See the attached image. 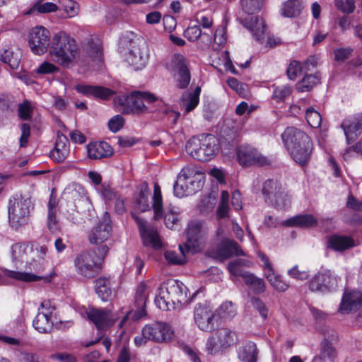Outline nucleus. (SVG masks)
Listing matches in <instances>:
<instances>
[{"mask_svg": "<svg viewBox=\"0 0 362 362\" xmlns=\"http://www.w3.org/2000/svg\"><path fill=\"white\" fill-rule=\"evenodd\" d=\"M118 105L122 114L140 116L161 110L164 102L151 92L134 90L129 95H120Z\"/></svg>", "mask_w": 362, "mask_h": 362, "instance_id": "f257e3e1", "label": "nucleus"}, {"mask_svg": "<svg viewBox=\"0 0 362 362\" xmlns=\"http://www.w3.org/2000/svg\"><path fill=\"white\" fill-rule=\"evenodd\" d=\"M281 139L291 158L300 166H306L313 150L311 138L301 129L288 127L281 134Z\"/></svg>", "mask_w": 362, "mask_h": 362, "instance_id": "f03ea898", "label": "nucleus"}, {"mask_svg": "<svg viewBox=\"0 0 362 362\" xmlns=\"http://www.w3.org/2000/svg\"><path fill=\"white\" fill-rule=\"evenodd\" d=\"M189 290L181 281L168 279L158 288L155 304L162 310L175 308L177 304H187L191 301Z\"/></svg>", "mask_w": 362, "mask_h": 362, "instance_id": "7ed1b4c3", "label": "nucleus"}, {"mask_svg": "<svg viewBox=\"0 0 362 362\" xmlns=\"http://www.w3.org/2000/svg\"><path fill=\"white\" fill-rule=\"evenodd\" d=\"M108 250V247L104 245L78 254L74 261L76 273L87 279L97 276L102 272L103 259Z\"/></svg>", "mask_w": 362, "mask_h": 362, "instance_id": "20e7f679", "label": "nucleus"}, {"mask_svg": "<svg viewBox=\"0 0 362 362\" xmlns=\"http://www.w3.org/2000/svg\"><path fill=\"white\" fill-rule=\"evenodd\" d=\"M49 52L53 60L64 67L75 62L79 54L76 40L63 31L54 35Z\"/></svg>", "mask_w": 362, "mask_h": 362, "instance_id": "39448f33", "label": "nucleus"}, {"mask_svg": "<svg viewBox=\"0 0 362 362\" xmlns=\"http://www.w3.org/2000/svg\"><path fill=\"white\" fill-rule=\"evenodd\" d=\"M33 208L34 205L30 199L24 197L21 194L12 195L8 199L7 205L10 227L15 230H18L28 224Z\"/></svg>", "mask_w": 362, "mask_h": 362, "instance_id": "423d86ee", "label": "nucleus"}, {"mask_svg": "<svg viewBox=\"0 0 362 362\" xmlns=\"http://www.w3.org/2000/svg\"><path fill=\"white\" fill-rule=\"evenodd\" d=\"M218 148V141L211 134L193 136L187 141L185 146L186 151L190 156L202 162H207L214 158Z\"/></svg>", "mask_w": 362, "mask_h": 362, "instance_id": "0eeeda50", "label": "nucleus"}, {"mask_svg": "<svg viewBox=\"0 0 362 362\" xmlns=\"http://www.w3.org/2000/svg\"><path fill=\"white\" fill-rule=\"evenodd\" d=\"M173 335L174 331L168 323L155 321L142 327L141 334L134 337V343L136 347L146 346L148 341L165 343L170 341Z\"/></svg>", "mask_w": 362, "mask_h": 362, "instance_id": "6e6552de", "label": "nucleus"}, {"mask_svg": "<svg viewBox=\"0 0 362 362\" xmlns=\"http://www.w3.org/2000/svg\"><path fill=\"white\" fill-rule=\"evenodd\" d=\"M186 242L179 245V249L183 255L185 252L194 254L199 252L204 243L208 234L206 223L202 220L189 221L185 229Z\"/></svg>", "mask_w": 362, "mask_h": 362, "instance_id": "1a4fd4ad", "label": "nucleus"}, {"mask_svg": "<svg viewBox=\"0 0 362 362\" xmlns=\"http://www.w3.org/2000/svg\"><path fill=\"white\" fill-rule=\"evenodd\" d=\"M340 277L329 269L318 272L308 283V288L311 292L328 293L338 289Z\"/></svg>", "mask_w": 362, "mask_h": 362, "instance_id": "9d476101", "label": "nucleus"}, {"mask_svg": "<svg viewBox=\"0 0 362 362\" xmlns=\"http://www.w3.org/2000/svg\"><path fill=\"white\" fill-rule=\"evenodd\" d=\"M244 260L241 259L230 262L228 270L235 276H241L246 285L249 286L256 294L262 293L265 291V284L263 279L255 276L253 274L243 271Z\"/></svg>", "mask_w": 362, "mask_h": 362, "instance_id": "9b49d317", "label": "nucleus"}, {"mask_svg": "<svg viewBox=\"0 0 362 362\" xmlns=\"http://www.w3.org/2000/svg\"><path fill=\"white\" fill-rule=\"evenodd\" d=\"M262 192L265 202L274 206L276 208L284 206L288 199V193L286 192L280 182L272 179L266 180L262 186Z\"/></svg>", "mask_w": 362, "mask_h": 362, "instance_id": "f8f14e48", "label": "nucleus"}, {"mask_svg": "<svg viewBox=\"0 0 362 362\" xmlns=\"http://www.w3.org/2000/svg\"><path fill=\"white\" fill-rule=\"evenodd\" d=\"M28 44L35 54L45 53L51 44L49 31L42 25L33 28L29 33Z\"/></svg>", "mask_w": 362, "mask_h": 362, "instance_id": "ddd939ff", "label": "nucleus"}, {"mask_svg": "<svg viewBox=\"0 0 362 362\" xmlns=\"http://www.w3.org/2000/svg\"><path fill=\"white\" fill-rule=\"evenodd\" d=\"M131 48L125 57L126 62L134 71L143 69L148 61V47L145 42L142 44L131 43Z\"/></svg>", "mask_w": 362, "mask_h": 362, "instance_id": "4468645a", "label": "nucleus"}, {"mask_svg": "<svg viewBox=\"0 0 362 362\" xmlns=\"http://www.w3.org/2000/svg\"><path fill=\"white\" fill-rule=\"evenodd\" d=\"M132 218L136 223L139 230L144 246H151L154 249H160L162 247V243L158 235V231L147 226L145 220L141 219L134 213H131Z\"/></svg>", "mask_w": 362, "mask_h": 362, "instance_id": "2eb2a0df", "label": "nucleus"}, {"mask_svg": "<svg viewBox=\"0 0 362 362\" xmlns=\"http://www.w3.org/2000/svg\"><path fill=\"white\" fill-rule=\"evenodd\" d=\"M215 313H213L209 305L205 303H197L194 310V318L198 327L204 332H211L214 329Z\"/></svg>", "mask_w": 362, "mask_h": 362, "instance_id": "dca6fc26", "label": "nucleus"}, {"mask_svg": "<svg viewBox=\"0 0 362 362\" xmlns=\"http://www.w3.org/2000/svg\"><path fill=\"white\" fill-rule=\"evenodd\" d=\"M341 127L350 144L362 134V112L348 115L342 122Z\"/></svg>", "mask_w": 362, "mask_h": 362, "instance_id": "f3484780", "label": "nucleus"}, {"mask_svg": "<svg viewBox=\"0 0 362 362\" xmlns=\"http://www.w3.org/2000/svg\"><path fill=\"white\" fill-rule=\"evenodd\" d=\"M148 299L147 286L144 282H141L138 284L135 296H134V306L136 310L133 312L131 311L128 315L123 317L121 322H124L127 317L131 316L134 321H136L147 315L146 310V304Z\"/></svg>", "mask_w": 362, "mask_h": 362, "instance_id": "a211bd4d", "label": "nucleus"}, {"mask_svg": "<svg viewBox=\"0 0 362 362\" xmlns=\"http://www.w3.org/2000/svg\"><path fill=\"white\" fill-rule=\"evenodd\" d=\"M172 62L177 72V87L180 89L187 88L191 81V74L187 59L182 54L177 53L174 54Z\"/></svg>", "mask_w": 362, "mask_h": 362, "instance_id": "6ab92c4d", "label": "nucleus"}, {"mask_svg": "<svg viewBox=\"0 0 362 362\" xmlns=\"http://www.w3.org/2000/svg\"><path fill=\"white\" fill-rule=\"evenodd\" d=\"M112 230V221L107 211L103 214L102 220L90 230L89 241L91 244L98 245L105 242Z\"/></svg>", "mask_w": 362, "mask_h": 362, "instance_id": "aec40b11", "label": "nucleus"}, {"mask_svg": "<svg viewBox=\"0 0 362 362\" xmlns=\"http://www.w3.org/2000/svg\"><path fill=\"white\" fill-rule=\"evenodd\" d=\"M361 305L362 293L356 290H346L343 294L338 311L341 313L356 312Z\"/></svg>", "mask_w": 362, "mask_h": 362, "instance_id": "412c9836", "label": "nucleus"}, {"mask_svg": "<svg viewBox=\"0 0 362 362\" xmlns=\"http://www.w3.org/2000/svg\"><path fill=\"white\" fill-rule=\"evenodd\" d=\"M237 158L241 165H263L266 158L262 157L257 149L250 146H240L237 150Z\"/></svg>", "mask_w": 362, "mask_h": 362, "instance_id": "4be33fe9", "label": "nucleus"}, {"mask_svg": "<svg viewBox=\"0 0 362 362\" xmlns=\"http://www.w3.org/2000/svg\"><path fill=\"white\" fill-rule=\"evenodd\" d=\"M244 252L234 240L223 238L218 245L215 255L220 260H224L232 257L233 255L243 256Z\"/></svg>", "mask_w": 362, "mask_h": 362, "instance_id": "5701e85b", "label": "nucleus"}, {"mask_svg": "<svg viewBox=\"0 0 362 362\" xmlns=\"http://www.w3.org/2000/svg\"><path fill=\"white\" fill-rule=\"evenodd\" d=\"M70 153V144L68 138L63 133L58 131L54 144V148L50 151V158L55 163H62Z\"/></svg>", "mask_w": 362, "mask_h": 362, "instance_id": "b1692460", "label": "nucleus"}, {"mask_svg": "<svg viewBox=\"0 0 362 362\" xmlns=\"http://www.w3.org/2000/svg\"><path fill=\"white\" fill-rule=\"evenodd\" d=\"M220 134L223 146H227L228 150L236 148L240 141V130L235 124H224Z\"/></svg>", "mask_w": 362, "mask_h": 362, "instance_id": "393cba45", "label": "nucleus"}, {"mask_svg": "<svg viewBox=\"0 0 362 362\" xmlns=\"http://www.w3.org/2000/svg\"><path fill=\"white\" fill-rule=\"evenodd\" d=\"M28 245L24 243H17L11 246L12 262L17 269H29Z\"/></svg>", "mask_w": 362, "mask_h": 362, "instance_id": "a878e982", "label": "nucleus"}, {"mask_svg": "<svg viewBox=\"0 0 362 362\" xmlns=\"http://www.w3.org/2000/svg\"><path fill=\"white\" fill-rule=\"evenodd\" d=\"M75 90L86 97H93L101 100H108L111 98L115 92L110 88L100 86L86 84H77Z\"/></svg>", "mask_w": 362, "mask_h": 362, "instance_id": "bb28decb", "label": "nucleus"}, {"mask_svg": "<svg viewBox=\"0 0 362 362\" xmlns=\"http://www.w3.org/2000/svg\"><path fill=\"white\" fill-rule=\"evenodd\" d=\"M88 157L92 160H100L110 158L114 154L112 146L106 141H94L87 146Z\"/></svg>", "mask_w": 362, "mask_h": 362, "instance_id": "cd10ccee", "label": "nucleus"}, {"mask_svg": "<svg viewBox=\"0 0 362 362\" xmlns=\"http://www.w3.org/2000/svg\"><path fill=\"white\" fill-rule=\"evenodd\" d=\"M139 192L134 196V211L132 213H144L151 209L148 203L150 189L146 182H143L137 187Z\"/></svg>", "mask_w": 362, "mask_h": 362, "instance_id": "c85d7f7f", "label": "nucleus"}, {"mask_svg": "<svg viewBox=\"0 0 362 362\" xmlns=\"http://www.w3.org/2000/svg\"><path fill=\"white\" fill-rule=\"evenodd\" d=\"M354 246V240L347 235L333 234L327 240V247L335 252H343Z\"/></svg>", "mask_w": 362, "mask_h": 362, "instance_id": "c756f323", "label": "nucleus"}, {"mask_svg": "<svg viewBox=\"0 0 362 362\" xmlns=\"http://www.w3.org/2000/svg\"><path fill=\"white\" fill-rule=\"evenodd\" d=\"M241 23L245 28L251 32L256 40L262 42L264 40L266 25L262 18L258 16H251L243 19Z\"/></svg>", "mask_w": 362, "mask_h": 362, "instance_id": "7c9ffc66", "label": "nucleus"}, {"mask_svg": "<svg viewBox=\"0 0 362 362\" xmlns=\"http://www.w3.org/2000/svg\"><path fill=\"white\" fill-rule=\"evenodd\" d=\"M317 220L312 214H300L289 218L283 222L286 227H299L301 228H309L317 225Z\"/></svg>", "mask_w": 362, "mask_h": 362, "instance_id": "2f4dec72", "label": "nucleus"}, {"mask_svg": "<svg viewBox=\"0 0 362 362\" xmlns=\"http://www.w3.org/2000/svg\"><path fill=\"white\" fill-rule=\"evenodd\" d=\"M109 313L107 309L90 308L86 311V315L88 320L101 330L108 325Z\"/></svg>", "mask_w": 362, "mask_h": 362, "instance_id": "473e14b6", "label": "nucleus"}, {"mask_svg": "<svg viewBox=\"0 0 362 362\" xmlns=\"http://www.w3.org/2000/svg\"><path fill=\"white\" fill-rule=\"evenodd\" d=\"M94 287L98 296L103 302L111 300L112 291L110 279L108 277L100 276L94 281Z\"/></svg>", "mask_w": 362, "mask_h": 362, "instance_id": "72a5a7b5", "label": "nucleus"}, {"mask_svg": "<svg viewBox=\"0 0 362 362\" xmlns=\"http://www.w3.org/2000/svg\"><path fill=\"white\" fill-rule=\"evenodd\" d=\"M238 357L241 362H257L258 349L255 343L249 341L240 346Z\"/></svg>", "mask_w": 362, "mask_h": 362, "instance_id": "f704fd0d", "label": "nucleus"}, {"mask_svg": "<svg viewBox=\"0 0 362 362\" xmlns=\"http://www.w3.org/2000/svg\"><path fill=\"white\" fill-rule=\"evenodd\" d=\"M303 8L300 0H287L284 1L281 8V15L285 18L298 17Z\"/></svg>", "mask_w": 362, "mask_h": 362, "instance_id": "c9c22d12", "label": "nucleus"}, {"mask_svg": "<svg viewBox=\"0 0 362 362\" xmlns=\"http://www.w3.org/2000/svg\"><path fill=\"white\" fill-rule=\"evenodd\" d=\"M152 209L153 210V219L160 221L163 217V205L161 189L158 183L154 184Z\"/></svg>", "mask_w": 362, "mask_h": 362, "instance_id": "e433bc0d", "label": "nucleus"}, {"mask_svg": "<svg viewBox=\"0 0 362 362\" xmlns=\"http://www.w3.org/2000/svg\"><path fill=\"white\" fill-rule=\"evenodd\" d=\"M54 323L51 318L42 313H37L33 321V326L35 330L42 334L50 333L53 329Z\"/></svg>", "mask_w": 362, "mask_h": 362, "instance_id": "4c0bfd02", "label": "nucleus"}, {"mask_svg": "<svg viewBox=\"0 0 362 362\" xmlns=\"http://www.w3.org/2000/svg\"><path fill=\"white\" fill-rule=\"evenodd\" d=\"M35 250L37 259L33 258L30 262L29 270L38 272L42 269L45 264V257L48 252V248L45 245H40L37 246Z\"/></svg>", "mask_w": 362, "mask_h": 362, "instance_id": "58836bf2", "label": "nucleus"}, {"mask_svg": "<svg viewBox=\"0 0 362 362\" xmlns=\"http://www.w3.org/2000/svg\"><path fill=\"white\" fill-rule=\"evenodd\" d=\"M265 277L271 286L278 292H285L290 287V284L284 280L280 275L275 274L274 270L266 272Z\"/></svg>", "mask_w": 362, "mask_h": 362, "instance_id": "ea45409f", "label": "nucleus"}, {"mask_svg": "<svg viewBox=\"0 0 362 362\" xmlns=\"http://www.w3.org/2000/svg\"><path fill=\"white\" fill-rule=\"evenodd\" d=\"M320 82L319 73L315 74H306L298 83L297 90L298 92H306L310 90L314 86Z\"/></svg>", "mask_w": 362, "mask_h": 362, "instance_id": "a19ab883", "label": "nucleus"}, {"mask_svg": "<svg viewBox=\"0 0 362 362\" xmlns=\"http://www.w3.org/2000/svg\"><path fill=\"white\" fill-rule=\"evenodd\" d=\"M215 314L222 320H230L236 315L235 306L230 301L223 302L216 310Z\"/></svg>", "mask_w": 362, "mask_h": 362, "instance_id": "79ce46f5", "label": "nucleus"}, {"mask_svg": "<svg viewBox=\"0 0 362 362\" xmlns=\"http://www.w3.org/2000/svg\"><path fill=\"white\" fill-rule=\"evenodd\" d=\"M184 175L187 185L188 194H189V195L194 194L202 189L204 184V180L202 177H200L201 174L190 176L184 173Z\"/></svg>", "mask_w": 362, "mask_h": 362, "instance_id": "37998d69", "label": "nucleus"}, {"mask_svg": "<svg viewBox=\"0 0 362 362\" xmlns=\"http://www.w3.org/2000/svg\"><path fill=\"white\" fill-rule=\"evenodd\" d=\"M223 349H225L235 343L236 334L227 328L218 329L216 331Z\"/></svg>", "mask_w": 362, "mask_h": 362, "instance_id": "c03bdc74", "label": "nucleus"}, {"mask_svg": "<svg viewBox=\"0 0 362 362\" xmlns=\"http://www.w3.org/2000/svg\"><path fill=\"white\" fill-rule=\"evenodd\" d=\"M1 60L7 64L12 69H17L21 63V53L6 49L1 55Z\"/></svg>", "mask_w": 362, "mask_h": 362, "instance_id": "a18cd8bd", "label": "nucleus"}, {"mask_svg": "<svg viewBox=\"0 0 362 362\" xmlns=\"http://www.w3.org/2000/svg\"><path fill=\"white\" fill-rule=\"evenodd\" d=\"M162 219H164L165 226L171 230H176L180 226L179 214L173 208H168L166 211L163 210Z\"/></svg>", "mask_w": 362, "mask_h": 362, "instance_id": "49530a36", "label": "nucleus"}, {"mask_svg": "<svg viewBox=\"0 0 362 362\" xmlns=\"http://www.w3.org/2000/svg\"><path fill=\"white\" fill-rule=\"evenodd\" d=\"M6 275L11 279L20 280L24 282L37 281L42 279L41 276L28 272L6 270Z\"/></svg>", "mask_w": 362, "mask_h": 362, "instance_id": "de8ad7c7", "label": "nucleus"}, {"mask_svg": "<svg viewBox=\"0 0 362 362\" xmlns=\"http://www.w3.org/2000/svg\"><path fill=\"white\" fill-rule=\"evenodd\" d=\"M201 93V88L197 86L195 89L188 94L187 98L184 99V105L185 106V112H190L196 108L199 103V95Z\"/></svg>", "mask_w": 362, "mask_h": 362, "instance_id": "09e8293b", "label": "nucleus"}, {"mask_svg": "<svg viewBox=\"0 0 362 362\" xmlns=\"http://www.w3.org/2000/svg\"><path fill=\"white\" fill-rule=\"evenodd\" d=\"M336 356V349L332 342L327 339H324L320 343V358L324 360L333 361Z\"/></svg>", "mask_w": 362, "mask_h": 362, "instance_id": "8fccbe9b", "label": "nucleus"}, {"mask_svg": "<svg viewBox=\"0 0 362 362\" xmlns=\"http://www.w3.org/2000/svg\"><path fill=\"white\" fill-rule=\"evenodd\" d=\"M264 0H240L243 10L248 13L253 14L260 11Z\"/></svg>", "mask_w": 362, "mask_h": 362, "instance_id": "3c124183", "label": "nucleus"}, {"mask_svg": "<svg viewBox=\"0 0 362 362\" xmlns=\"http://www.w3.org/2000/svg\"><path fill=\"white\" fill-rule=\"evenodd\" d=\"M174 194L177 197L182 198L189 196L188 188L185 179L184 173L178 177V179L173 185Z\"/></svg>", "mask_w": 362, "mask_h": 362, "instance_id": "603ef678", "label": "nucleus"}, {"mask_svg": "<svg viewBox=\"0 0 362 362\" xmlns=\"http://www.w3.org/2000/svg\"><path fill=\"white\" fill-rule=\"evenodd\" d=\"M305 119L308 124L313 128L320 127L322 122V117L319 112L310 107L305 111Z\"/></svg>", "mask_w": 362, "mask_h": 362, "instance_id": "864d4df0", "label": "nucleus"}, {"mask_svg": "<svg viewBox=\"0 0 362 362\" xmlns=\"http://www.w3.org/2000/svg\"><path fill=\"white\" fill-rule=\"evenodd\" d=\"M336 8L345 15H349L354 12L356 8L355 0H335Z\"/></svg>", "mask_w": 362, "mask_h": 362, "instance_id": "5fc2aeb1", "label": "nucleus"}, {"mask_svg": "<svg viewBox=\"0 0 362 362\" xmlns=\"http://www.w3.org/2000/svg\"><path fill=\"white\" fill-rule=\"evenodd\" d=\"M206 349L209 354H216L220 351L223 350L218 335L215 332L211 337L207 339L206 344Z\"/></svg>", "mask_w": 362, "mask_h": 362, "instance_id": "6e6d98bb", "label": "nucleus"}, {"mask_svg": "<svg viewBox=\"0 0 362 362\" xmlns=\"http://www.w3.org/2000/svg\"><path fill=\"white\" fill-rule=\"evenodd\" d=\"M88 54L93 60L101 62L103 60V47L100 44L93 42H88Z\"/></svg>", "mask_w": 362, "mask_h": 362, "instance_id": "4d7b16f0", "label": "nucleus"}, {"mask_svg": "<svg viewBox=\"0 0 362 362\" xmlns=\"http://www.w3.org/2000/svg\"><path fill=\"white\" fill-rule=\"evenodd\" d=\"M292 93L289 86L276 87L272 93V98L276 102H284Z\"/></svg>", "mask_w": 362, "mask_h": 362, "instance_id": "13d9d810", "label": "nucleus"}, {"mask_svg": "<svg viewBox=\"0 0 362 362\" xmlns=\"http://www.w3.org/2000/svg\"><path fill=\"white\" fill-rule=\"evenodd\" d=\"M32 9L37 11L40 13H48L57 11L58 6L52 2L42 3V1H38L33 5Z\"/></svg>", "mask_w": 362, "mask_h": 362, "instance_id": "bf43d9fd", "label": "nucleus"}, {"mask_svg": "<svg viewBox=\"0 0 362 362\" xmlns=\"http://www.w3.org/2000/svg\"><path fill=\"white\" fill-rule=\"evenodd\" d=\"M205 35V33H202L199 25H195L189 26L184 32V36L187 40L190 42L197 41L201 35Z\"/></svg>", "mask_w": 362, "mask_h": 362, "instance_id": "052dcab7", "label": "nucleus"}, {"mask_svg": "<svg viewBox=\"0 0 362 362\" xmlns=\"http://www.w3.org/2000/svg\"><path fill=\"white\" fill-rule=\"evenodd\" d=\"M228 86L233 90H235L242 97L246 95L247 85L240 82L237 78L234 77H229L227 80Z\"/></svg>", "mask_w": 362, "mask_h": 362, "instance_id": "680f3d73", "label": "nucleus"}, {"mask_svg": "<svg viewBox=\"0 0 362 362\" xmlns=\"http://www.w3.org/2000/svg\"><path fill=\"white\" fill-rule=\"evenodd\" d=\"M250 303L252 307L259 313L263 320H266L268 315V308L264 303L257 297H252Z\"/></svg>", "mask_w": 362, "mask_h": 362, "instance_id": "e2e57ef3", "label": "nucleus"}, {"mask_svg": "<svg viewBox=\"0 0 362 362\" xmlns=\"http://www.w3.org/2000/svg\"><path fill=\"white\" fill-rule=\"evenodd\" d=\"M186 253L187 252H185L184 255L182 253V256H180L175 251L169 250L165 252V258L170 264L182 265L185 263Z\"/></svg>", "mask_w": 362, "mask_h": 362, "instance_id": "0e129e2a", "label": "nucleus"}, {"mask_svg": "<svg viewBox=\"0 0 362 362\" xmlns=\"http://www.w3.org/2000/svg\"><path fill=\"white\" fill-rule=\"evenodd\" d=\"M302 71V66L300 62L293 60L290 62L287 69L286 74L288 78L294 81L296 79L298 74Z\"/></svg>", "mask_w": 362, "mask_h": 362, "instance_id": "69168bd1", "label": "nucleus"}, {"mask_svg": "<svg viewBox=\"0 0 362 362\" xmlns=\"http://www.w3.org/2000/svg\"><path fill=\"white\" fill-rule=\"evenodd\" d=\"M18 111L19 117L23 120H29L31 119L33 108L28 100L19 105Z\"/></svg>", "mask_w": 362, "mask_h": 362, "instance_id": "338daca9", "label": "nucleus"}, {"mask_svg": "<svg viewBox=\"0 0 362 362\" xmlns=\"http://www.w3.org/2000/svg\"><path fill=\"white\" fill-rule=\"evenodd\" d=\"M124 125V119L122 116L117 115L108 122V127L112 132H119Z\"/></svg>", "mask_w": 362, "mask_h": 362, "instance_id": "774afa93", "label": "nucleus"}]
</instances>
